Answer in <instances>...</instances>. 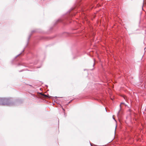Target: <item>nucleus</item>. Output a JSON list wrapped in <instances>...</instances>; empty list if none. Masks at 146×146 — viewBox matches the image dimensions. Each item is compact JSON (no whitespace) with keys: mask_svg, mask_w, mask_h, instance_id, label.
<instances>
[{"mask_svg":"<svg viewBox=\"0 0 146 146\" xmlns=\"http://www.w3.org/2000/svg\"><path fill=\"white\" fill-rule=\"evenodd\" d=\"M11 98H1L0 99V105H7L13 106V103L12 102Z\"/></svg>","mask_w":146,"mask_h":146,"instance_id":"1","label":"nucleus"},{"mask_svg":"<svg viewBox=\"0 0 146 146\" xmlns=\"http://www.w3.org/2000/svg\"><path fill=\"white\" fill-rule=\"evenodd\" d=\"M42 95L44 96V97H47V96L46 95H45L44 94H43Z\"/></svg>","mask_w":146,"mask_h":146,"instance_id":"2","label":"nucleus"},{"mask_svg":"<svg viewBox=\"0 0 146 146\" xmlns=\"http://www.w3.org/2000/svg\"><path fill=\"white\" fill-rule=\"evenodd\" d=\"M119 111H119L118 112V113H117V115H118V114H119Z\"/></svg>","mask_w":146,"mask_h":146,"instance_id":"3","label":"nucleus"}]
</instances>
